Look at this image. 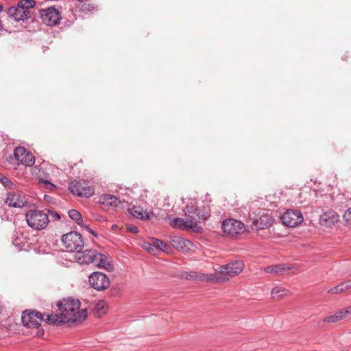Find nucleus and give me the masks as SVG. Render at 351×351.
I'll use <instances>...</instances> for the list:
<instances>
[{"label":"nucleus","mask_w":351,"mask_h":351,"mask_svg":"<svg viewBox=\"0 0 351 351\" xmlns=\"http://www.w3.org/2000/svg\"><path fill=\"white\" fill-rule=\"evenodd\" d=\"M59 314H49L45 321L59 326L64 323L82 322L87 317L86 309L80 310V302L73 298L63 299L57 304Z\"/></svg>","instance_id":"f257e3e1"},{"label":"nucleus","mask_w":351,"mask_h":351,"mask_svg":"<svg viewBox=\"0 0 351 351\" xmlns=\"http://www.w3.org/2000/svg\"><path fill=\"white\" fill-rule=\"evenodd\" d=\"M243 268L244 263L242 261H234L219 266L215 269V275L199 273V280L211 281L215 280L219 282H225L229 280L230 278L240 274Z\"/></svg>","instance_id":"f03ea898"},{"label":"nucleus","mask_w":351,"mask_h":351,"mask_svg":"<svg viewBox=\"0 0 351 351\" xmlns=\"http://www.w3.org/2000/svg\"><path fill=\"white\" fill-rule=\"evenodd\" d=\"M197 206L195 199L187 203L185 210V218L175 217L170 221V226L174 228L197 232Z\"/></svg>","instance_id":"7ed1b4c3"},{"label":"nucleus","mask_w":351,"mask_h":351,"mask_svg":"<svg viewBox=\"0 0 351 351\" xmlns=\"http://www.w3.org/2000/svg\"><path fill=\"white\" fill-rule=\"evenodd\" d=\"M44 321L43 315L37 311L26 310L23 312L21 322L24 326L35 330V335L41 337L44 330L40 327L41 322Z\"/></svg>","instance_id":"20e7f679"},{"label":"nucleus","mask_w":351,"mask_h":351,"mask_svg":"<svg viewBox=\"0 0 351 351\" xmlns=\"http://www.w3.org/2000/svg\"><path fill=\"white\" fill-rule=\"evenodd\" d=\"M25 220L29 227L37 230L45 229L49 222L48 215L38 210H31L26 213Z\"/></svg>","instance_id":"39448f33"},{"label":"nucleus","mask_w":351,"mask_h":351,"mask_svg":"<svg viewBox=\"0 0 351 351\" xmlns=\"http://www.w3.org/2000/svg\"><path fill=\"white\" fill-rule=\"evenodd\" d=\"M221 228L225 236L230 238H237L245 231V226L243 222L234 219H228L222 222Z\"/></svg>","instance_id":"423d86ee"},{"label":"nucleus","mask_w":351,"mask_h":351,"mask_svg":"<svg viewBox=\"0 0 351 351\" xmlns=\"http://www.w3.org/2000/svg\"><path fill=\"white\" fill-rule=\"evenodd\" d=\"M63 245L69 252L82 250L84 243L82 235L77 232H70L62 237Z\"/></svg>","instance_id":"0eeeda50"},{"label":"nucleus","mask_w":351,"mask_h":351,"mask_svg":"<svg viewBox=\"0 0 351 351\" xmlns=\"http://www.w3.org/2000/svg\"><path fill=\"white\" fill-rule=\"evenodd\" d=\"M69 189L73 194L84 197H89L95 193L94 188L89 185L88 181H72L69 184Z\"/></svg>","instance_id":"6e6552de"},{"label":"nucleus","mask_w":351,"mask_h":351,"mask_svg":"<svg viewBox=\"0 0 351 351\" xmlns=\"http://www.w3.org/2000/svg\"><path fill=\"white\" fill-rule=\"evenodd\" d=\"M88 282L90 287L99 291L107 289L110 285L109 278L104 273L94 271L88 276Z\"/></svg>","instance_id":"1a4fd4ad"},{"label":"nucleus","mask_w":351,"mask_h":351,"mask_svg":"<svg viewBox=\"0 0 351 351\" xmlns=\"http://www.w3.org/2000/svg\"><path fill=\"white\" fill-rule=\"evenodd\" d=\"M281 221L287 227H296L304 220L302 213L298 210H287L281 217Z\"/></svg>","instance_id":"9d476101"},{"label":"nucleus","mask_w":351,"mask_h":351,"mask_svg":"<svg viewBox=\"0 0 351 351\" xmlns=\"http://www.w3.org/2000/svg\"><path fill=\"white\" fill-rule=\"evenodd\" d=\"M40 15L43 23L48 26L56 25L62 19L60 12L53 7L41 10Z\"/></svg>","instance_id":"9b49d317"},{"label":"nucleus","mask_w":351,"mask_h":351,"mask_svg":"<svg viewBox=\"0 0 351 351\" xmlns=\"http://www.w3.org/2000/svg\"><path fill=\"white\" fill-rule=\"evenodd\" d=\"M258 215V217L252 219L253 228L256 230H264L271 226L274 223V218L270 214L260 210Z\"/></svg>","instance_id":"f8f14e48"},{"label":"nucleus","mask_w":351,"mask_h":351,"mask_svg":"<svg viewBox=\"0 0 351 351\" xmlns=\"http://www.w3.org/2000/svg\"><path fill=\"white\" fill-rule=\"evenodd\" d=\"M75 252V258L80 264L89 265L97 261L98 252L95 250H80Z\"/></svg>","instance_id":"ddd939ff"},{"label":"nucleus","mask_w":351,"mask_h":351,"mask_svg":"<svg viewBox=\"0 0 351 351\" xmlns=\"http://www.w3.org/2000/svg\"><path fill=\"white\" fill-rule=\"evenodd\" d=\"M5 203L10 207L21 208L27 203L26 197L20 191H10L7 194Z\"/></svg>","instance_id":"4468645a"},{"label":"nucleus","mask_w":351,"mask_h":351,"mask_svg":"<svg viewBox=\"0 0 351 351\" xmlns=\"http://www.w3.org/2000/svg\"><path fill=\"white\" fill-rule=\"evenodd\" d=\"M9 17L15 21H27L30 17V11H25L18 3L16 6L10 7L7 12Z\"/></svg>","instance_id":"2eb2a0df"},{"label":"nucleus","mask_w":351,"mask_h":351,"mask_svg":"<svg viewBox=\"0 0 351 351\" xmlns=\"http://www.w3.org/2000/svg\"><path fill=\"white\" fill-rule=\"evenodd\" d=\"M14 157L18 162L25 166L31 167L35 162L33 155L24 147H16L14 149Z\"/></svg>","instance_id":"dca6fc26"},{"label":"nucleus","mask_w":351,"mask_h":351,"mask_svg":"<svg viewBox=\"0 0 351 351\" xmlns=\"http://www.w3.org/2000/svg\"><path fill=\"white\" fill-rule=\"evenodd\" d=\"M339 221V216L334 210H328L324 213L319 218V223L322 226L332 228Z\"/></svg>","instance_id":"f3484780"},{"label":"nucleus","mask_w":351,"mask_h":351,"mask_svg":"<svg viewBox=\"0 0 351 351\" xmlns=\"http://www.w3.org/2000/svg\"><path fill=\"white\" fill-rule=\"evenodd\" d=\"M95 263L98 267L107 271L112 272L114 270L112 259L107 253H98L97 261Z\"/></svg>","instance_id":"a211bd4d"},{"label":"nucleus","mask_w":351,"mask_h":351,"mask_svg":"<svg viewBox=\"0 0 351 351\" xmlns=\"http://www.w3.org/2000/svg\"><path fill=\"white\" fill-rule=\"evenodd\" d=\"M170 242L173 247L183 252H188L193 247V243L189 240L178 236L173 237Z\"/></svg>","instance_id":"6ab92c4d"},{"label":"nucleus","mask_w":351,"mask_h":351,"mask_svg":"<svg viewBox=\"0 0 351 351\" xmlns=\"http://www.w3.org/2000/svg\"><path fill=\"white\" fill-rule=\"evenodd\" d=\"M128 212L133 217L140 219H149L154 215L152 211L143 210L142 207L136 206L128 209Z\"/></svg>","instance_id":"aec40b11"},{"label":"nucleus","mask_w":351,"mask_h":351,"mask_svg":"<svg viewBox=\"0 0 351 351\" xmlns=\"http://www.w3.org/2000/svg\"><path fill=\"white\" fill-rule=\"evenodd\" d=\"M99 202L103 205L114 208L118 207L121 203L118 197L109 194L101 195L99 197Z\"/></svg>","instance_id":"412c9836"},{"label":"nucleus","mask_w":351,"mask_h":351,"mask_svg":"<svg viewBox=\"0 0 351 351\" xmlns=\"http://www.w3.org/2000/svg\"><path fill=\"white\" fill-rule=\"evenodd\" d=\"M351 290V280H348L335 286L328 291L330 294H338Z\"/></svg>","instance_id":"4be33fe9"},{"label":"nucleus","mask_w":351,"mask_h":351,"mask_svg":"<svg viewBox=\"0 0 351 351\" xmlns=\"http://www.w3.org/2000/svg\"><path fill=\"white\" fill-rule=\"evenodd\" d=\"M202 202L204 203L202 210V211L199 210V222H200L201 219L203 221L206 220L210 215V209L209 205L210 200H206V202H204V201Z\"/></svg>","instance_id":"5701e85b"},{"label":"nucleus","mask_w":351,"mask_h":351,"mask_svg":"<svg viewBox=\"0 0 351 351\" xmlns=\"http://www.w3.org/2000/svg\"><path fill=\"white\" fill-rule=\"evenodd\" d=\"M107 308L108 306L106 302L104 300H100L95 306L94 313L97 317H101L106 313Z\"/></svg>","instance_id":"b1692460"},{"label":"nucleus","mask_w":351,"mask_h":351,"mask_svg":"<svg viewBox=\"0 0 351 351\" xmlns=\"http://www.w3.org/2000/svg\"><path fill=\"white\" fill-rule=\"evenodd\" d=\"M27 237H24L23 234L21 233V236H19V233L16 232L15 234H14L12 237V243L18 247L19 248L21 249L25 243L27 242Z\"/></svg>","instance_id":"393cba45"},{"label":"nucleus","mask_w":351,"mask_h":351,"mask_svg":"<svg viewBox=\"0 0 351 351\" xmlns=\"http://www.w3.org/2000/svg\"><path fill=\"white\" fill-rule=\"evenodd\" d=\"M289 267H285L283 265H276L273 266H267L264 268V271L267 273L278 274L285 270H289Z\"/></svg>","instance_id":"a878e982"},{"label":"nucleus","mask_w":351,"mask_h":351,"mask_svg":"<svg viewBox=\"0 0 351 351\" xmlns=\"http://www.w3.org/2000/svg\"><path fill=\"white\" fill-rule=\"evenodd\" d=\"M343 317H344L341 311L340 310V311L336 312L334 315H331L326 317L323 319V321H324V322L329 323V324L337 323L339 321H340L341 319H342Z\"/></svg>","instance_id":"bb28decb"},{"label":"nucleus","mask_w":351,"mask_h":351,"mask_svg":"<svg viewBox=\"0 0 351 351\" xmlns=\"http://www.w3.org/2000/svg\"><path fill=\"white\" fill-rule=\"evenodd\" d=\"M287 293L288 291L280 287H276L271 291V296L274 299H280Z\"/></svg>","instance_id":"cd10ccee"},{"label":"nucleus","mask_w":351,"mask_h":351,"mask_svg":"<svg viewBox=\"0 0 351 351\" xmlns=\"http://www.w3.org/2000/svg\"><path fill=\"white\" fill-rule=\"evenodd\" d=\"M69 217L76 221L78 225L83 224V220L82 218V215L79 211L75 209H72L69 211Z\"/></svg>","instance_id":"c85d7f7f"},{"label":"nucleus","mask_w":351,"mask_h":351,"mask_svg":"<svg viewBox=\"0 0 351 351\" xmlns=\"http://www.w3.org/2000/svg\"><path fill=\"white\" fill-rule=\"evenodd\" d=\"M39 182L41 183H45L49 180H51V176L47 173L43 168H40L37 173Z\"/></svg>","instance_id":"c756f323"},{"label":"nucleus","mask_w":351,"mask_h":351,"mask_svg":"<svg viewBox=\"0 0 351 351\" xmlns=\"http://www.w3.org/2000/svg\"><path fill=\"white\" fill-rule=\"evenodd\" d=\"M152 245L163 252H165L167 249V245L165 243L156 239L152 240Z\"/></svg>","instance_id":"7c9ffc66"},{"label":"nucleus","mask_w":351,"mask_h":351,"mask_svg":"<svg viewBox=\"0 0 351 351\" xmlns=\"http://www.w3.org/2000/svg\"><path fill=\"white\" fill-rule=\"evenodd\" d=\"M19 2L25 11H29V9L33 8L36 5V2L34 0H21Z\"/></svg>","instance_id":"2f4dec72"},{"label":"nucleus","mask_w":351,"mask_h":351,"mask_svg":"<svg viewBox=\"0 0 351 351\" xmlns=\"http://www.w3.org/2000/svg\"><path fill=\"white\" fill-rule=\"evenodd\" d=\"M0 182L6 188L12 189L14 185V183L7 177L0 173Z\"/></svg>","instance_id":"473e14b6"},{"label":"nucleus","mask_w":351,"mask_h":351,"mask_svg":"<svg viewBox=\"0 0 351 351\" xmlns=\"http://www.w3.org/2000/svg\"><path fill=\"white\" fill-rule=\"evenodd\" d=\"M343 218L347 225L351 226V207L344 213Z\"/></svg>","instance_id":"72a5a7b5"},{"label":"nucleus","mask_w":351,"mask_h":351,"mask_svg":"<svg viewBox=\"0 0 351 351\" xmlns=\"http://www.w3.org/2000/svg\"><path fill=\"white\" fill-rule=\"evenodd\" d=\"M182 277L185 278L186 280H195L197 277V275L195 271H186L182 275Z\"/></svg>","instance_id":"f704fd0d"},{"label":"nucleus","mask_w":351,"mask_h":351,"mask_svg":"<svg viewBox=\"0 0 351 351\" xmlns=\"http://www.w3.org/2000/svg\"><path fill=\"white\" fill-rule=\"evenodd\" d=\"M47 213L50 215V217L52 218V219H54L56 220H58L60 219V214L56 211H53V210H49L47 209Z\"/></svg>","instance_id":"c9c22d12"},{"label":"nucleus","mask_w":351,"mask_h":351,"mask_svg":"<svg viewBox=\"0 0 351 351\" xmlns=\"http://www.w3.org/2000/svg\"><path fill=\"white\" fill-rule=\"evenodd\" d=\"M51 180H49V181L46 182L45 183H44V184L47 189L52 191V190L55 189L56 187L53 183H51Z\"/></svg>","instance_id":"e433bc0d"},{"label":"nucleus","mask_w":351,"mask_h":351,"mask_svg":"<svg viewBox=\"0 0 351 351\" xmlns=\"http://www.w3.org/2000/svg\"><path fill=\"white\" fill-rule=\"evenodd\" d=\"M127 229L129 232H132V233H138V228L133 225H130V226H128Z\"/></svg>","instance_id":"4c0bfd02"},{"label":"nucleus","mask_w":351,"mask_h":351,"mask_svg":"<svg viewBox=\"0 0 351 351\" xmlns=\"http://www.w3.org/2000/svg\"><path fill=\"white\" fill-rule=\"evenodd\" d=\"M343 317H345L348 314H351V306H348L346 309L341 310Z\"/></svg>","instance_id":"58836bf2"},{"label":"nucleus","mask_w":351,"mask_h":351,"mask_svg":"<svg viewBox=\"0 0 351 351\" xmlns=\"http://www.w3.org/2000/svg\"><path fill=\"white\" fill-rule=\"evenodd\" d=\"M343 317H345L348 314H351V306H348L346 309L341 310Z\"/></svg>","instance_id":"ea45409f"},{"label":"nucleus","mask_w":351,"mask_h":351,"mask_svg":"<svg viewBox=\"0 0 351 351\" xmlns=\"http://www.w3.org/2000/svg\"><path fill=\"white\" fill-rule=\"evenodd\" d=\"M84 228L90 233H92L93 234L95 235V232L91 229L88 226H84Z\"/></svg>","instance_id":"a19ab883"},{"label":"nucleus","mask_w":351,"mask_h":351,"mask_svg":"<svg viewBox=\"0 0 351 351\" xmlns=\"http://www.w3.org/2000/svg\"><path fill=\"white\" fill-rule=\"evenodd\" d=\"M149 245V247H147V250L148 251H153L154 250V246L152 245V244H148Z\"/></svg>","instance_id":"79ce46f5"},{"label":"nucleus","mask_w":351,"mask_h":351,"mask_svg":"<svg viewBox=\"0 0 351 351\" xmlns=\"http://www.w3.org/2000/svg\"><path fill=\"white\" fill-rule=\"evenodd\" d=\"M201 230H202V228L199 226V229H198L199 233L200 232Z\"/></svg>","instance_id":"37998d69"}]
</instances>
